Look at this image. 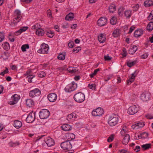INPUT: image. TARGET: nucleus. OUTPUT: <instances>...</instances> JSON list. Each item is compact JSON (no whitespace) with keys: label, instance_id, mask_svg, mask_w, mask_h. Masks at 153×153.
Instances as JSON below:
<instances>
[{"label":"nucleus","instance_id":"f257e3e1","mask_svg":"<svg viewBox=\"0 0 153 153\" xmlns=\"http://www.w3.org/2000/svg\"><path fill=\"white\" fill-rule=\"evenodd\" d=\"M119 120V116L117 114H114L109 116L108 123L110 126H113L118 123Z\"/></svg>","mask_w":153,"mask_h":153},{"label":"nucleus","instance_id":"f03ea898","mask_svg":"<svg viewBox=\"0 0 153 153\" xmlns=\"http://www.w3.org/2000/svg\"><path fill=\"white\" fill-rule=\"evenodd\" d=\"M14 17L13 21L11 22L10 25H15L18 22H19L22 18V16L20 11L18 10H16L14 13Z\"/></svg>","mask_w":153,"mask_h":153},{"label":"nucleus","instance_id":"7ed1b4c3","mask_svg":"<svg viewBox=\"0 0 153 153\" xmlns=\"http://www.w3.org/2000/svg\"><path fill=\"white\" fill-rule=\"evenodd\" d=\"M85 95L84 94L81 92L75 94L74 96V98L75 101L77 102L81 103L85 100Z\"/></svg>","mask_w":153,"mask_h":153},{"label":"nucleus","instance_id":"20e7f679","mask_svg":"<svg viewBox=\"0 0 153 153\" xmlns=\"http://www.w3.org/2000/svg\"><path fill=\"white\" fill-rule=\"evenodd\" d=\"M77 87V84L74 82L67 85L65 88V91L70 92L75 90Z\"/></svg>","mask_w":153,"mask_h":153},{"label":"nucleus","instance_id":"39448f33","mask_svg":"<svg viewBox=\"0 0 153 153\" xmlns=\"http://www.w3.org/2000/svg\"><path fill=\"white\" fill-rule=\"evenodd\" d=\"M139 110L138 105H133L129 107L128 110V113L130 115H133L137 113Z\"/></svg>","mask_w":153,"mask_h":153},{"label":"nucleus","instance_id":"423d86ee","mask_svg":"<svg viewBox=\"0 0 153 153\" xmlns=\"http://www.w3.org/2000/svg\"><path fill=\"white\" fill-rule=\"evenodd\" d=\"M49 48L48 45L45 43L42 44L41 45V48L38 50L39 53L45 54L48 53Z\"/></svg>","mask_w":153,"mask_h":153},{"label":"nucleus","instance_id":"0eeeda50","mask_svg":"<svg viewBox=\"0 0 153 153\" xmlns=\"http://www.w3.org/2000/svg\"><path fill=\"white\" fill-rule=\"evenodd\" d=\"M50 112L46 109H42L39 113V115L41 119H45L49 116Z\"/></svg>","mask_w":153,"mask_h":153},{"label":"nucleus","instance_id":"6e6552de","mask_svg":"<svg viewBox=\"0 0 153 153\" xmlns=\"http://www.w3.org/2000/svg\"><path fill=\"white\" fill-rule=\"evenodd\" d=\"M61 148L64 150H70L72 148V146L69 141H65L62 143L61 144Z\"/></svg>","mask_w":153,"mask_h":153},{"label":"nucleus","instance_id":"1a4fd4ad","mask_svg":"<svg viewBox=\"0 0 153 153\" xmlns=\"http://www.w3.org/2000/svg\"><path fill=\"white\" fill-rule=\"evenodd\" d=\"M41 94L40 90L38 88H35L29 92V96L31 97H34L39 96Z\"/></svg>","mask_w":153,"mask_h":153},{"label":"nucleus","instance_id":"9d476101","mask_svg":"<svg viewBox=\"0 0 153 153\" xmlns=\"http://www.w3.org/2000/svg\"><path fill=\"white\" fill-rule=\"evenodd\" d=\"M104 113L103 110L101 108H98L93 111L92 115L94 116H101Z\"/></svg>","mask_w":153,"mask_h":153},{"label":"nucleus","instance_id":"9b49d317","mask_svg":"<svg viewBox=\"0 0 153 153\" xmlns=\"http://www.w3.org/2000/svg\"><path fill=\"white\" fill-rule=\"evenodd\" d=\"M150 94L148 92H146L142 94L140 96V98L143 102H147L150 99Z\"/></svg>","mask_w":153,"mask_h":153},{"label":"nucleus","instance_id":"f8f14e48","mask_svg":"<svg viewBox=\"0 0 153 153\" xmlns=\"http://www.w3.org/2000/svg\"><path fill=\"white\" fill-rule=\"evenodd\" d=\"M35 113L30 112L28 115L26 119V121L28 123H32L35 119Z\"/></svg>","mask_w":153,"mask_h":153},{"label":"nucleus","instance_id":"ddd939ff","mask_svg":"<svg viewBox=\"0 0 153 153\" xmlns=\"http://www.w3.org/2000/svg\"><path fill=\"white\" fill-rule=\"evenodd\" d=\"M20 96L17 94H15L12 96L11 98V100L10 102V105H13L17 103L20 99Z\"/></svg>","mask_w":153,"mask_h":153},{"label":"nucleus","instance_id":"4468645a","mask_svg":"<svg viewBox=\"0 0 153 153\" xmlns=\"http://www.w3.org/2000/svg\"><path fill=\"white\" fill-rule=\"evenodd\" d=\"M47 97L49 101L51 102H55L57 98L56 94L54 93L50 94L48 95Z\"/></svg>","mask_w":153,"mask_h":153},{"label":"nucleus","instance_id":"2eb2a0df","mask_svg":"<svg viewBox=\"0 0 153 153\" xmlns=\"http://www.w3.org/2000/svg\"><path fill=\"white\" fill-rule=\"evenodd\" d=\"M145 124V123L144 122L141 121L132 125L131 127L133 129H137L139 128L143 127Z\"/></svg>","mask_w":153,"mask_h":153},{"label":"nucleus","instance_id":"dca6fc26","mask_svg":"<svg viewBox=\"0 0 153 153\" xmlns=\"http://www.w3.org/2000/svg\"><path fill=\"white\" fill-rule=\"evenodd\" d=\"M75 134H63V139L67 141L72 140L75 138Z\"/></svg>","mask_w":153,"mask_h":153},{"label":"nucleus","instance_id":"f3484780","mask_svg":"<svg viewBox=\"0 0 153 153\" xmlns=\"http://www.w3.org/2000/svg\"><path fill=\"white\" fill-rule=\"evenodd\" d=\"M107 19L105 17L100 18L97 21V24L100 26H102L105 25L107 23Z\"/></svg>","mask_w":153,"mask_h":153},{"label":"nucleus","instance_id":"a211bd4d","mask_svg":"<svg viewBox=\"0 0 153 153\" xmlns=\"http://www.w3.org/2000/svg\"><path fill=\"white\" fill-rule=\"evenodd\" d=\"M45 140L48 146H51L54 144V140L50 137H47Z\"/></svg>","mask_w":153,"mask_h":153},{"label":"nucleus","instance_id":"6ab92c4d","mask_svg":"<svg viewBox=\"0 0 153 153\" xmlns=\"http://www.w3.org/2000/svg\"><path fill=\"white\" fill-rule=\"evenodd\" d=\"M76 118V115L75 113H72L68 115L66 119L69 122L74 121Z\"/></svg>","mask_w":153,"mask_h":153},{"label":"nucleus","instance_id":"aec40b11","mask_svg":"<svg viewBox=\"0 0 153 153\" xmlns=\"http://www.w3.org/2000/svg\"><path fill=\"white\" fill-rule=\"evenodd\" d=\"M144 134H133L132 137L135 140H139L140 139H144L148 138V134H145V136H143Z\"/></svg>","mask_w":153,"mask_h":153},{"label":"nucleus","instance_id":"412c9836","mask_svg":"<svg viewBox=\"0 0 153 153\" xmlns=\"http://www.w3.org/2000/svg\"><path fill=\"white\" fill-rule=\"evenodd\" d=\"M137 49V47L135 45L131 46L129 49L128 52L130 54H134Z\"/></svg>","mask_w":153,"mask_h":153},{"label":"nucleus","instance_id":"4be33fe9","mask_svg":"<svg viewBox=\"0 0 153 153\" xmlns=\"http://www.w3.org/2000/svg\"><path fill=\"white\" fill-rule=\"evenodd\" d=\"M123 139L122 140V143L124 145H127L129 140V134H125L123 136Z\"/></svg>","mask_w":153,"mask_h":153},{"label":"nucleus","instance_id":"5701e85b","mask_svg":"<svg viewBox=\"0 0 153 153\" xmlns=\"http://www.w3.org/2000/svg\"><path fill=\"white\" fill-rule=\"evenodd\" d=\"M61 128L62 130L64 131H69L72 129V127L70 125L66 124H63Z\"/></svg>","mask_w":153,"mask_h":153},{"label":"nucleus","instance_id":"b1692460","mask_svg":"<svg viewBox=\"0 0 153 153\" xmlns=\"http://www.w3.org/2000/svg\"><path fill=\"white\" fill-rule=\"evenodd\" d=\"M98 39L100 43H104L106 39L105 34L101 33L98 36Z\"/></svg>","mask_w":153,"mask_h":153},{"label":"nucleus","instance_id":"393cba45","mask_svg":"<svg viewBox=\"0 0 153 153\" xmlns=\"http://www.w3.org/2000/svg\"><path fill=\"white\" fill-rule=\"evenodd\" d=\"M132 14L131 10H126L124 12V15L127 19H129Z\"/></svg>","mask_w":153,"mask_h":153},{"label":"nucleus","instance_id":"a878e982","mask_svg":"<svg viewBox=\"0 0 153 153\" xmlns=\"http://www.w3.org/2000/svg\"><path fill=\"white\" fill-rule=\"evenodd\" d=\"M28 28L27 27H20V29L16 32V35H18L21 33H22L26 31Z\"/></svg>","mask_w":153,"mask_h":153},{"label":"nucleus","instance_id":"bb28decb","mask_svg":"<svg viewBox=\"0 0 153 153\" xmlns=\"http://www.w3.org/2000/svg\"><path fill=\"white\" fill-rule=\"evenodd\" d=\"M143 31L142 30L139 29L136 30L134 33V35L135 37H138L140 36L143 34Z\"/></svg>","mask_w":153,"mask_h":153},{"label":"nucleus","instance_id":"cd10ccee","mask_svg":"<svg viewBox=\"0 0 153 153\" xmlns=\"http://www.w3.org/2000/svg\"><path fill=\"white\" fill-rule=\"evenodd\" d=\"M22 126V123L20 121L16 120L14 122L13 126L17 129L20 128Z\"/></svg>","mask_w":153,"mask_h":153},{"label":"nucleus","instance_id":"c85d7f7f","mask_svg":"<svg viewBox=\"0 0 153 153\" xmlns=\"http://www.w3.org/2000/svg\"><path fill=\"white\" fill-rule=\"evenodd\" d=\"M26 104L27 106L32 107L34 106V102L32 99H27L26 100Z\"/></svg>","mask_w":153,"mask_h":153},{"label":"nucleus","instance_id":"c756f323","mask_svg":"<svg viewBox=\"0 0 153 153\" xmlns=\"http://www.w3.org/2000/svg\"><path fill=\"white\" fill-rule=\"evenodd\" d=\"M44 31L42 28H39L36 31V35L39 36H42L44 34Z\"/></svg>","mask_w":153,"mask_h":153},{"label":"nucleus","instance_id":"7c9ffc66","mask_svg":"<svg viewBox=\"0 0 153 153\" xmlns=\"http://www.w3.org/2000/svg\"><path fill=\"white\" fill-rule=\"evenodd\" d=\"M130 130L126 126H124L122 127L120 131L121 134H126L129 133Z\"/></svg>","mask_w":153,"mask_h":153},{"label":"nucleus","instance_id":"2f4dec72","mask_svg":"<svg viewBox=\"0 0 153 153\" xmlns=\"http://www.w3.org/2000/svg\"><path fill=\"white\" fill-rule=\"evenodd\" d=\"M74 18V15L73 13H70L68 14L65 17V19L66 20H72Z\"/></svg>","mask_w":153,"mask_h":153},{"label":"nucleus","instance_id":"473e14b6","mask_svg":"<svg viewBox=\"0 0 153 153\" xmlns=\"http://www.w3.org/2000/svg\"><path fill=\"white\" fill-rule=\"evenodd\" d=\"M116 6L114 4H111L109 7V11L110 13H113L116 10Z\"/></svg>","mask_w":153,"mask_h":153},{"label":"nucleus","instance_id":"72a5a7b5","mask_svg":"<svg viewBox=\"0 0 153 153\" xmlns=\"http://www.w3.org/2000/svg\"><path fill=\"white\" fill-rule=\"evenodd\" d=\"M120 30L119 29H116L112 33L113 36L115 37H117L120 35Z\"/></svg>","mask_w":153,"mask_h":153},{"label":"nucleus","instance_id":"f704fd0d","mask_svg":"<svg viewBox=\"0 0 153 153\" xmlns=\"http://www.w3.org/2000/svg\"><path fill=\"white\" fill-rule=\"evenodd\" d=\"M3 48L4 50L8 51L10 48L9 44L7 42H5L2 44Z\"/></svg>","mask_w":153,"mask_h":153},{"label":"nucleus","instance_id":"c9c22d12","mask_svg":"<svg viewBox=\"0 0 153 153\" xmlns=\"http://www.w3.org/2000/svg\"><path fill=\"white\" fill-rule=\"evenodd\" d=\"M147 29L149 31H151L153 29V22H150L147 25Z\"/></svg>","mask_w":153,"mask_h":153},{"label":"nucleus","instance_id":"e433bc0d","mask_svg":"<svg viewBox=\"0 0 153 153\" xmlns=\"http://www.w3.org/2000/svg\"><path fill=\"white\" fill-rule=\"evenodd\" d=\"M151 144L150 143L143 144L141 146L142 148L143 149V150H147L151 148Z\"/></svg>","mask_w":153,"mask_h":153},{"label":"nucleus","instance_id":"4c0bfd02","mask_svg":"<svg viewBox=\"0 0 153 153\" xmlns=\"http://www.w3.org/2000/svg\"><path fill=\"white\" fill-rule=\"evenodd\" d=\"M8 144L9 146L10 147H15L16 146H18L20 144L18 142H10Z\"/></svg>","mask_w":153,"mask_h":153},{"label":"nucleus","instance_id":"58836bf2","mask_svg":"<svg viewBox=\"0 0 153 153\" xmlns=\"http://www.w3.org/2000/svg\"><path fill=\"white\" fill-rule=\"evenodd\" d=\"M117 21V17L114 16L111 19L110 22L111 25H114L116 24Z\"/></svg>","mask_w":153,"mask_h":153},{"label":"nucleus","instance_id":"ea45409f","mask_svg":"<svg viewBox=\"0 0 153 153\" xmlns=\"http://www.w3.org/2000/svg\"><path fill=\"white\" fill-rule=\"evenodd\" d=\"M144 4L146 7H149L153 4V2L151 1H146Z\"/></svg>","mask_w":153,"mask_h":153},{"label":"nucleus","instance_id":"a19ab883","mask_svg":"<svg viewBox=\"0 0 153 153\" xmlns=\"http://www.w3.org/2000/svg\"><path fill=\"white\" fill-rule=\"evenodd\" d=\"M65 53H63L59 54L58 56V58L61 60H63L65 58Z\"/></svg>","mask_w":153,"mask_h":153},{"label":"nucleus","instance_id":"79ce46f5","mask_svg":"<svg viewBox=\"0 0 153 153\" xmlns=\"http://www.w3.org/2000/svg\"><path fill=\"white\" fill-rule=\"evenodd\" d=\"M136 63V61L132 62H128L127 63V65L128 67H131L134 66Z\"/></svg>","mask_w":153,"mask_h":153},{"label":"nucleus","instance_id":"37998d69","mask_svg":"<svg viewBox=\"0 0 153 153\" xmlns=\"http://www.w3.org/2000/svg\"><path fill=\"white\" fill-rule=\"evenodd\" d=\"M75 68L74 67H71L68 69V71L70 73H75L76 71Z\"/></svg>","mask_w":153,"mask_h":153},{"label":"nucleus","instance_id":"c03bdc74","mask_svg":"<svg viewBox=\"0 0 153 153\" xmlns=\"http://www.w3.org/2000/svg\"><path fill=\"white\" fill-rule=\"evenodd\" d=\"M29 48V46L28 44L23 45L22 46L21 48L22 51L24 52L26 51V49H28Z\"/></svg>","mask_w":153,"mask_h":153},{"label":"nucleus","instance_id":"a18cd8bd","mask_svg":"<svg viewBox=\"0 0 153 153\" xmlns=\"http://www.w3.org/2000/svg\"><path fill=\"white\" fill-rule=\"evenodd\" d=\"M54 33L51 31H49L47 32L46 33V35L48 37L51 38L53 37L54 36Z\"/></svg>","mask_w":153,"mask_h":153},{"label":"nucleus","instance_id":"49530a36","mask_svg":"<svg viewBox=\"0 0 153 153\" xmlns=\"http://www.w3.org/2000/svg\"><path fill=\"white\" fill-rule=\"evenodd\" d=\"M114 134H111L108 138L107 139V141L108 142L110 143L111 142L114 140Z\"/></svg>","mask_w":153,"mask_h":153},{"label":"nucleus","instance_id":"de8ad7c7","mask_svg":"<svg viewBox=\"0 0 153 153\" xmlns=\"http://www.w3.org/2000/svg\"><path fill=\"white\" fill-rule=\"evenodd\" d=\"M45 74L44 71H42L39 72L38 74V76L39 77H43L45 76Z\"/></svg>","mask_w":153,"mask_h":153},{"label":"nucleus","instance_id":"09e8293b","mask_svg":"<svg viewBox=\"0 0 153 153\" xmlns=\"http://www.w3.org/2000/svg\"><path fill=\"white\" fill-rule=\"evenodd\" d=\"M35 77V75L32 74L29 75L27 76V78L28 79V81L29 82H32V79Z\"/></svg>","mask_w":153,"mask_h":153},{"label":"nucleus","instance_id":"8fccbe9b","mask_svg":"<svg viewBox=\"0 0 153 153\" xmlns=\"http://www.w3.org/2000/svg\"><path fill=\"white\" fill-rule=\"evenodd\" d=\"M88 86L90 89H91L92 90H95L96 89V85L94 84L90 83L88 84Z\"/></svg>","mask_w":153,"mask_h":153},{"label":"nucleus","instance_id":"3c124183","mask_svg":"<svg viewBox=\"0 0 153 153\" xmlns=\"http://www.w3.org/2000/svg\"><path fill=\"white\" fill-rule=\"evenodd\" d=\"M9 53L7 52H4L1 56V57L3 58L4 59H7Z\"/></svg>","mask_w":153,"mask_h":153},{"label":"nucleus","instance_id":"603ef678","mask_svg":"<svg viewBox=\"0 0 153 153\" xmlns=\"http://www.w3.org/2000/svg\"><path fill=\"white\" fill-rule=\"evenodd\" d=\"M40 28L39 25L37 24L33 25L31 27V29L33 30H36Z\"/></svg>","mask_w":153,"mask_h":153},{"label":"nucleus","instance_id":"864d4df0","mask_svg":"<svg viewBox=\"0 0 153 153\" xmlns=\"http://www.w3.org/2000/svg\"><path fill=\"white\" fill-rule=\"evenodd\" d=\"M153 19V10L152 11L149 15L148 17V19L149 20H151Z\"/></svg>","mask_w":153,"mask_h":153},{"label":"nucleus","instance_id":"5fc2aeb1","mask_svg":"<svg viewBox=\"0 0 153 153\" xmlns=\"http://www.w3.org/2000/svg\"><path fill=\"white\" fill-rule=\"evenodd\" d=\"M80 48L79 47H76L74 48L73 51L75 53H78L80 50Z\"/></svg>","mask_w":153,"mask_h":153},{"label":"nucleus","instance_id":"6e6d98bb","mask_svg":"<svg viewBox=\"0 0 153 153\" xmlns=\"http://www.w3.org/2000/svg\"><path fill=\"white\" fill-rule=\"evenodd\" d=\"M8 69L7 68H6V69L5 70H4L3 72H1L0 73V74L1 75L3 76L5 74L8 73Z\"/></svg>","mask_w":153,"mask_h":153},{"label":"nucleus","instance_id":"4d7b16f0","mask_svg":"<svg viewBox=\"0 0 153 153\" xmlns=\"http://www.w3.org/2000/svg\"><path fill=\"white\" fill-rule=\"evenodd\" d=\"M139 6L138 4L135 5L133 7V11H137L139 8Z\"/></svg>","mask_w":153,"mask_h":153},{"label":"nucleus","instance_id":"13d9d810","mask_svg":"<svg viewBox=\"0 0 153 153\" xmlns=\"http://www.w3.org/2000/svg\"><path fill=\"white\" fill-rule=\"evenodd\" d=\"M4 34L1 32H0V42H2L4 39Z\"/></svg>","mask_w":153,"mask_h":153},{"label":"nucleus","instance_id":"bf43d9fd","mask_svg":"<svg viewBox=\"0 0 153 153\" xmlns=\"http://www.w3.org/2000/svg\"><path fill=\"white\" fill-rule=\"evenodd\" d=\"M149 54L147 53H145L141 56V59H144L146 58L148 56Z\"/></svg>","mask_w":153,"mask_h":153},{"label":"nucleus","instance_id":"052dcab7","mask_svg":"<svg viewBox=\"0 0 153 153\" xmlns=\"http://www.w3.org/2000/svg\"><path fill=\"white\" fill-rule=\"evenodd\" d=\"M122 54L123 56H126L127 55V52L125 48H123L122 52Z\"/></svg>","mask_w":153,"mask_h":153},{"label":"nucleus","instance_id":"680f3d73","mask_svg":"<svg viewBox=\"0 0 153 153\" xmlns=\"http://www.w3.org/2000/svg\"><path fill=\"white\" fill-rule=\"evenodd\" d=\"M104 58L105 61H110L111 60V58L108 55H107L104 56Z\"/></svg>","mask_w":153,"mask_h":153},{"label":"nucleus","instance_id":"e2e57ef3","mask_svg":"<svg viewBox=\"0 0 153 153\" xmlns=\"http://www.w3.org/2000/svg\"><path fill=\"white\" fill-rule=\"evenodd\" d=\"M134 79H132L131 77L127 81V84L128 85H130L134 81Z\"/></svg>","mask_w":153,"mask_h":153},{"label":"nucleus","instance_id":"0e129e2a","mask_svg":"<svg viewBox=\"0 0 153 153\" xmlns=\"http://www.w3.org/2000/svg\"><path fill=\"white\" fill-rule=\"evenodd\" d=\"M62 27L64 28H67L69 27V25L67 23H64L62 25Z\"/></svg>","mask_w":153,"mask_h":153},{"label":"nucleus","instance_id":"69168bd1","mask_svg":"<svg viewBox=\"0 0 153 153\" xmlns=\"http://www.w3.org/2000/svg\"><path fill=\"white\" fill-rule=\"evenodd\" d=\"M47 13L48 16V17H49L50 18L52 17V13H51V11L50 10H48Z\"/></svg>","mask_w":153,"mask_h":153},{"label":"nucleus","instance_id":"338daca9","mask_svg":"<svg viewBox=\"0 0 153 153\" xmlns=\"http://www.w3.org/2000/svg\"><path fill=\"white\" fill-rule=\"evenodd\" d=\"M74 43L73 42H70L68 44V46L70 48H73L74 47Z\"/></svg>","mask_w":153,"mask_h":153},{"label":"nucleus","instance_id":"774afa93","mask_svg":"<svg viewBox=\"0 0 153 153\" xmlns=\"http://www.w3.org/2000/svg\"><path fill=\"white\" fill-rule=\"evenodd\" d=\"M137 75V74L136 73V72L135 71L133 73H132L131 74V78H132V79H134L135 77Z\"/></svg>","mask_w":153,"mask_h":153}]
</instances>
